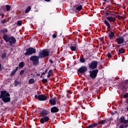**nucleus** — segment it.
Listing matches in <instances>:
<instances>
[{"label": "nucleus", "instance_id": "f257e3e1", "mask_svg": "<svg viewBox=\"0 0 128 128\" xmlns=\"http://www.w3.org/2000/svg\"><path fill=\"white\" fill-rule=\"evenodd\" d=\"M40 110H41L40 111V114L42 116H43L40 118V122L42 124H46V122H48L50 120V118L46 116L50 114V112L48 111V110H46L42 108H40Z\"/></svg>", "mask_w": 128, "mask_h": 128}, {"label": "nucleus", "instance_id": "f03ea898", "mask_svg": "<svg viewBox=\"0 0 128 128\" xmlns=\"http://www.w3.org/2000/svg\"><path fill=\"white\" fill-rule=\"evenodd\" d=\"M0 98L6 104L10 102V94L6 90L1 91Z\"/></svg>", "mask_w": 128, "mask_h": 128}, {"label": "nucleus", "instance_id": "7ed1b4c3", "mask_svg": "<svg viewBox=\"0 0 128 128\" xmlns=\"http://www.w3.org/2000/svg\"><path fill=\"white\" fill-rule=\"evenodd\" d=\"M2 38L5 40L6 42L8 43V46H12V44H14L16 42V39L14 36H10L8 34H4Z\"/></svg>", "mask_w": 128, "mask_h": 128}, {"label": "nucleus", "instance_id": "20e7f679", "mask_svg": "<svg viewBox=\"0 0 128 128\" xmlns=\"http://www.w3.org/2000/svg\"><path fill=\"white\" fill-rule=\"evenodd\" d=\"M40 58H40L39 55L38 56L36 55L32 56L30 57V60L32 62L34 66H38L40 64Z\"/></svg>", "mask_w": 128, "mask_h": 128}, {"label": "nucleus", "instance_id": "39448f33", "mask_svg": "<svg viewBox=\"0 0 128 128\" xmlns=\"http://www.w3.org/2000/svg\"><path fill=\"white\" fill-rule=\"evenodd\" d=\"M38 56L40 58H44L50 56V52L47 49H44L39 52Z\"/></svg>", "mask_w": 128, "mask_h": 128}, {"label": "nucleus", "instance_id": "423d86ee", "mask_svg": "<svg viewBox=\"0 0 128 128\" xmlns=\"http://www.w3.org/2000/svg\"><path fill=\"white\" fill-rule=\"evenodd\" d=\"M36 49L35 48L30 47L26 49V52L24 53V56H32V54H36Z\"/></svg>", "mask_w": 128, "mask_h": 128}, {"label": "nucleus", "instance_id": "0eeeda50", "mask_svg": "<svg viewBox=\"0 0 128 128\" xmlns=\"http://www.w3.org/2000/svg\"><path fill=\"white\" fill-rule=\"evenodd\" d=\"M89 74L91 80H96V78L98 76V70L95 69L90 70Z\"/></svg>", "mask_w": 128, "mask_h": 128}, {"label": "nucleus", "instance_id": "6e6552de", "mask_svg": "<svg viewBox=\"0 0 128 128\" xmlns=\"http://www.w3.org/2000/svg\"><path fill=\"white\" fill-rule=\"evenodd\" d=\"M88 71V67L86 66H82L80 68H78V74L79 76H82V74H84L86 72Z\"/></svg>", "mask_w": 128, "mask_h": 128}, {"label": "nucleus", "instance_id": "1a4fd4ad", "mask_svg": "<svg viewBox=\"0 0 128 128\" xmlns=\"http://www.w3.org/2000/svg\"><path fill=\"white\" fill-rule=\"evenodd\" d=\"M34 98L36 100H38L40 102H44V100H48V97L46 96H45L44 94H42L38 96L35 95Z\"/></svg>", "mask_w": 128, "mask_h": 128}, {"label": "nucleus", "instance_id": "9d476101", "mask_svg": "<svg viewBox=\"0 0 128 128\" xmlns=\"http://www.w3.org/2000/svg\"><path fill=\"white\" fill-rule=\"evenodd\" d=\"M98 61H92L88 64V66L91 70H96L98 68Z\"/></svg>", "mask_w": 128, "mask_h": 128}, {"label": "nucleus", "instance_id": "9b49d317", "mask_svg": "<svg viewBox=\"0 0 128 128\" xmlns=\"http://www.w3.org/2000/svg\"><path fill=\"white\" fill-rule=\"evenodd\" d=\"M124 35L122 37H120L116 38L118 44H124V42L126 44V41H124Z\"/></svg>", "mask_w": 128, "mask_h": 128}, {"label": "nucleus", "instance_id": "f8f14e48", "mask_svg": "<svg viewBox=\"0 0 128 128\" xmlns=\"http://www.w3.org/2000/svg\"><path fill=\"white\" fill-rule=\"evenodd\" d=\"M69 46L70 50H71L72 52H76V46H78V45H76V43L72 44L69 45Z\"/></svg>", "mask_w": 128, "mask_h": 128}, {"label": "nucleus", "instance_id": "ddd939ff", "mask_svg": "<svg viewBox=\"0 0 128 128\" xmlns=\"http://www.w3.org/2000/svg\"><path fill=\"white\" fill-rule=\"evenodd\" d=\"M60 112V109L56 106H53L50 108V112L52 114H56Z\"/></svg>", "mask_w": 128, "mask_h": 128}, {"label": "nucleus", "instance_id": "4468645a", "mask_svg": "<svg viewBox=\"0 0 128 128\" xmlns=\"http://www.w3.org/2000/svg\"><path fill=\"white\" fill-rule=\"evenodd\" d=\"M56 97H54L49 100L50 104L52 106H56Z\"/></svg>", "mask_w": 128, "mask_h": 128}, {"label": "nucleus", "instance_id": "2eb2a0df", "mask_svg": "<svg viewBox=\"0 0 128 128\" xmlns=\"http://www.w3.org/2000/svg\"><path fill=\"white\" fill-rule=\"evenodd\" d=\"M86 60H88V56L84 57V55H81L80 57V62L84 64L86 62Z\"/></svg>", "mask_w": 128, "mask_h": 128}, {"label": "nucleus", "instance_id": "dca6fc26", "mask_svg": "<svg viewBox=\"0 0 128 128\" xmlns=\"http://www.w3.org/2000/svg\"><path fill=\"white\" fill-rule=\"evenodd\" d=\"M106 19L108 20V22H114L116 21V18L112 16H108Z\"/></svg>", "mask_w": 128, "mask_h": 128}, {"label": "nucleus", "instance_id": "f3484780", "mask_svg": "<svg viewBox=\"0 0 128 128\" xmlns=\"http://www.w3.org/2000/svg\"><path fill=\"white\" fill-rule=\"evenodd\" d=\"M108 119H106L104 120H101L100 122H98V124H108Z\"/></svg>", "mask_w": 128, "mask_h": 128}, {"label": "nucleus", "instance_id": "a211bd4d", "mask_svg": "<svg viewBox=\"0 0 128 128\" xmlns=\"http://www.w3.org/2000/svg\"><path fill=\"white\" fill-rule=\"evenodd\" d=\"M18 66L16 67L15 70H13L11 74H10V76H14V75L16 74V72H18Z\"/></svg>", "mask_w": 128, "mask_h": 128}, {"label": "nucleus", "instance_id": "6ab92c4d", "mask_svg": "<svg viewBox=\"0 0 128 128\" xmlns=\"http://www.w3.org/2000/svg\"><path fill=\"white\" fill-rule=\"evenodd\" d=\"M108 36H109L110 40H112V38H114V32H109Z\"/></svg>", "mask_w": 128, "mask_h": 128}, {"label": "nucleus", "instance_id": "aec40b11", "mask_svg": "<svg viewBox=\"0 0 128 128\" xmlns=\"http://www.w3.org/2000/svg\"><path fill=\"white\" fill-rule=\"evenodd\" d=\"M104 24H105L106 26H108V30L110 29V22H108V21L106 20H104Z\"/></svg>", "mask_w": 128, "mask_h": 128}, {"label": "nucleus", "instance_id": "412c9836", "mask_svg": "<svg viewBox=\"0 0 128 128\" xmlns=\"http://www.w3.org/2000/svg\"><path fill=\"white\" fill-rule=\"evenodd\" d=\"M0 32L1 34H6V32H8V30L6 28H5L1 30Z\"/></svg>", "mask_w": 128, "mask_h": 128}, {"label": "nucleus", "instance_id": "4be33fe9", "mask_svg": "<svg viewBox=\"0 0 128 128\" xmlns=\"http://www.w3.org/2000/svg\"><path fill=\"white\" fill-rule=\"evenodd\" d=\"M30 10H32V7L30 6H28L25 10L26 14H28V12H30Z\"/></svg>", "mask_w": 128, "mask_h": 128}, {"label": "nucleus", "instance_id": "5701e85b", "mask_svg": "<svg viewBox=\"0 0 128 128\" xmlns=\"http://www.w3.org/2000/svg\"><path fill=\"white\" fill-rule=\"evenodd\" d=\"M82 10V6L80 5V6H78L76 8V10L77 12H80V10Z\"/></svg>", "mask_w": 128, "mask_h": 128}, {"label": "nucleus", "instance_id": "b1692460", "mask_svg": "<svg viewBox=\"0 0 128 128\" xmlns=\"http://www.w3.org/2000/svg\"><path fill=\"white\" fill-rule=\"evenodd\" d=\"M112 54H114V52H111V53L110 52L108 53V54H107L108 58H112Z\"/></svg>", "mask_w": 128, "mask_h": 128}, {"label": "nucleus", "instance_id": "393cba45", "mask_svg": "<svg viewBox=\"0 0 128 128\" xmlns=\"http://www.w3.org/2000/svg\"><path fill=\"white\" fill-rule=\"evenodd\" d=\"M0 10H1V12H6V6H2Z\"/></svg>", "mask_w": 128, "mask_h": 128}, {"label": "nucleus", "instance_id": "a878e982", "mask_svg": "<svg viewBox=\"0 0 128 128\" xmlns=\"http://www.w3.org/2000/svg\"><path fill=\"white\" fill-rule=\"evenodd\" d=\"M26 66V64L24 62H20L18 66L19 68H24Z\"/></svg>", "mask_w": 128, "mask_h": 128}, {"label": "nucleus", "instance_id": "bb28decb", "mask_svg": "<svg viewBox=\"0 0 128 128\" xmlns=\"http://www.w3.org/2000/svg\"><path fill=\"white\" fill-rule=\"evenodd\" d=\"M118 52H120V54H124V52H126V51L124 50V49L120 48L119 49Z\"/></svg>", "mask_w": 128, "mask_h": 128}, {"label": "nucleus", "instance_id": "cd10ccee", "mask_svg": "<svg viewBox=\"0 0 128 128\" xmlns=\"http://www.w3.org/2000/svg\"><path fill=\"white\" fill-rule=\"evenodd\" d=\"M125 120H126V118H124V116L120 117V122L122 124L124 123Z\"/></svg>", "mask_w": 128, "mask_h": 128}, {"label": "nucleus", "instance_id": "c85d7f7f", "mask_svg": "<svg viewBox=\"0 0 128 128\" xmlns=\"http://www.w3.org/2000/svg\"><path fill=\"white\" fill-rule=\"evenodd\" d=\"M28 82L29 84H32L34 83V78H30L29 80H28Z\"/></svg>", "mask_w": 128, "mask_h": 128}, {"label": "nucleus", "instance_id": "c756f323", "mask_svg": "<svg viewBox=\"0 0 128 128\" xmlns=\"http://www.w3.org/2000/svg\"><path fill=\"white\" fill-rule=\"evenodd\" d=\"M6 8V12H9L10 10V6L6 5L5 6Z\"/></svg>", "mask_w": 128, "mask_h": 128}, {"label": "nucleus", "instance_id": "7c9ffc66", "mask_svg": "<svg viewBox=\"0 0 128 128\" xmlns=\"http://www.w3.org/2000/svg\"><path fill=\"white\" fill-rule=\"evenodd\" d=\"M110 12H112V11H106V12L105 14V16L107 18L108 16H110Z\"/></svg>", "mask_w": 128, "mask_h": 128}, {"label": "nucleus", "instance_id": "2f4dec72", "mask_svg": "<svg viewBox=\"0 0 128 128\" xmlns=\"http://www.w3.org/2000/svg\"><path fill=\"white\" fill-rule=\"evenodd\" d=\"M20 84V82L16 81V80L14 81V84L15 86H18V84Z\"/></svg>", "mask_w": 128, "mask_h": 128}, {"label": "nucleus", "instance_id": "473e14b6", "mask_svg": "<svg viewBox=\"0 0 128 128\" xmlns=\"http://www.w3.org/2000/svg\"><path fill=\"white\" fill-rule=\"evenodd\" d=\"M100 126L98 124V123L92 124V126H93V128H96V126Z\"/></svg>", "mask_w": 128, "mask_h": 128}, {"label": "nucleus", "instance_id": "72a5a7b5", "mask_svg": "<svg viewBox=\"0 0 128 128\" xmlns=\"http://www.w3.org/2000/svg\"><path fill=\"white\" fill-rule=\"evenodd\" d=\"M42 84H46L48 82V79L44 78L42 80Z\"/></svg>", "mask_w": 128, "mask_h": 128}, {"label": "nucleus", "instance_id": "f704fd0d", "mask_svg": "<svg viewBox=\"0 0 128 128\" xmlns=\"http://www.w3.org/2000/svg\"><path fill=\"white\" fill-rule=\"evenodd\" d=\"M6 56V53H3L2 56V60H4Z\"/></svg>", "mask_w": 128, "mask_h": 128}, {"label": "nucleus", "instance_id": "c9c22d12", "mask_svg": "<svg viewBox=\"0 0 128 128\" xmlns=\"http://www.w3.org/2000/svg\"><path fill=\"white\" fill-rule=\"evenodd\" d=\"M24 74V70H21L20 72V75L23 76Z\"/></svg>", "mask_w": 128, "mask_h": 128}, {"label": "nucleus", "instance_id": "e433bc0d", "mask_svg": "<svg viewBox=\"0 0 128 128\" xmlns=\"http://www.w3.org/2000/svg\"><path fill=\"white\" fill-rule=\"evenodd\" d=\"M17 24L19 26H22V22H20V20H18L17 22Z\"/></svg>", "mask_w": 128, "mask_h": 128}, {"label": "nucleus", "instance_id": "4c0bfd02", "mask_svg": "<svg viewBox=\"0 0 128 128\" xmlns=\"http://www.w3.org/2000/svg\"><path fill=\"white\" fill-rule=\"evenodd\" d=\"M116 18H118L120 20H122V17L120 16L119 15H116Z\"/></svg>", "mask_w": 128, "mask_h": 128}, {"label": "nucleus", "instance_id": "58836bf2", "mask_svg": "<svg viewBox=\"0 0 128 128\" xmlns=\"http://www.w3.org/2000/svg\"><path fill=\"white\" fill-rule=\"evenodd\" d=\"M110 4H108L106 7V8H104V10H106H106H108V8H110Z\"/></svg>", "mask_w": 128, "mask_h": 128}, {"label": "nucleus", "instance_id": "ea45409f", "mask_svg": "<svg viewBox=\"0 0 128 128\" xmlns=\"http://www.w3.org/2000/svg\"><path fill=\"white\" fill-rule=\"evenodd\" d=\"M123 98H128V93H126V94H124Z\"/></svg>", "mask_w": 128, "mask_h": 128}, {"label": "nucleus", "instance_id": "a19ab883", "mask_svg": "<svg viewBox=\"0 0 128 128\" xmlns=\"http://www.w3.org/2000/svg\"><path fill=\"white\" fill-rule=\"evenodd\" d=\"M58 37V35L56 34H53L52 35V38H56Z\"/></svg>", "mask_w": 128, "mask_h": 128}, {"label": "nucleus", "instance_id": "79ce46f5", "mask_svg": "<svg viewBox=\"0 0 128 128\" xmlns=\"http://www.w3.org/2000/svg\"><path fill=\"white\" fill-rule=\"evenodd\" d=\"M6 19H4L1 22H2V24H6Z\"/></svg>", "mask_w": 128, "mask_h": 128}, {"label": "nucleus", "instance_id": "37998d69", "mask_svg": "<svg viewBox=\"0 0 128 128\" xmlns=\"http://www.w3.org/2000/svg\"><path fill=\"white\" fill-rule=\"evenodd\" d=\"M0 16H2V18H4V14L2 12H0Z\"/></svg>", "mask_w": 128, "mask_h": 128}, {"label": "nucleus", "instance_id": "c03bdc74", "mask_svg": "<svg viewBox=\"0 0 128 128\" xmlns=\"http://www.w3.org/2000/svg\"><path fill=\"white\" fill-rule=\"evenodd\" d=\"M124 124H128V120H125L124 121Z\"/></svg>", "mask_w": 128, "mask_h": 128}, {"label": "nucleus", "instance_id": "a18cd8bd", "mask_svg": "<svg viewBox=\"0 0 128 128\" xmlns=\"http://www.w3.org/2000/svg\"><path fill=\"white\" fill-rule=\"evenodd\" d=\"M48 74H52V70H49Z\"/></svg>", "mask_w": 128, "mask_h": 128}, {"label": "nucleus", "instance_id": "49530a36", "mask_svg": "<svg viewBox=\"0 0 128 128\" xmlns=\"http://www.w3.org/2000/svg\"><path fill=\"white\" fill-rule=\"evenodd\" d=\"M86 128H94V127L92 126V124H90L89 126H87Z\"/></svg>", "mask_w": 128, "mask_h": 128}, {"label": "nucleus", "instance_id": "de8ad7c7", "mask_svg": "<svg viewBox=\"0 0 128 128\" xmlns=\"http://www.w3.org/2000/svg\"><path fill=\"white\" fill-rule=\"evenodd\" d=\"M112 16H114V14H112L111 12H110V14H109L108 16L112 17Z\"/></svg>", "mask_w": 128, "mask_h": 128}, {"label": "nucleus", "instance_id": "09e8293b", "mask_svg": "<svg viewBox=\"0 0 128 128\" xmlns=\"http://www.w3.org/2000/svg\"><path fill=\"white\" fill-rule=\"evenodd\" d=\"M116 48H120V45L116 44Z\"/></svg>", "mask_w": 128, "mask_h": 128}, {"label": "nucleus", "instance_id": "8fccbe9b", "mask_svg": "<svg viewBox=\"0 0 128 128\" xmlns=\"http://www.w3.org/2000/svg\"><path fill=\"white\" fill-rule=\"evenodd\" d=\"M122 46H124V48H128V46H126V44H122Z\"/></svg>", "mask_w": 128, "mask_h": 128}, {"label": "nucleus", "instance_id": "3c124183", "mask_svg": "<svg viewBox=\"0 0 128 128\" xmlns=\"http://www.w3.org/2000/svg\"><path fill=\"white\" fill-rule=\"evenodd\" d=\"M50 76H52V74H48V75L47 76V77L48 78H50Z\"/></svg>", "mask_w": 128, "mask_h": 128}, {"label": "nucleus", "instance_id": "603ef678", "mask_svg": "<svg viewBox=\"0 0 128 128\" xmlns=\"http://www.w3.org/2000/svg\"><path fill=\"white\" fill-rule=\"evenodd\" d=\"M50 64H54V61L52 60H50Z\"/></svg>", "mask_w": 128, "mask_h": 128}, {"label": "nucleus", "instance_id": "864d4df0", "mask_svg": "<svg viewBox=\"0 0 128 128\" xmlns=\"http://www.w3.org/2000/svg\"><path fill=\"white\" fill-rule=\"evenodd\" d=\"M124 82H125V84H128V80H125V81H124Z\"/></svg>", "mask_w": 128, "mask_h": 128}, {"label": "nucleus", "instance_id": "5fc2aeb1", "mask_svg": "<svg viewBox=\"0 0 128 128\" xmlns=\"http://www.w3.org/2000/svg\"><path fill=\"white\" fill-rule=\"evenodd\" d=\"M124 125H121L120 126V128H124Z\"/></svg>", "mask_w": 128, "mask_h": 128}, {"label": "nucleus", "instance_id": "6e6d98bb", "mask_svg": "<svg viewBox=\"0 0 128 128\" xmlns=\"http://www.w3.org/2000/svg\"><path fill=\"white\" fill-rule=\"evenodd\" d=\"M128 124H126V125L124 126V127L126 128H128Z\"/></svg>", "mask_w": 128, "mask_h": 128}, {"label": "nucleus", "instance_id": "4d7b16f0", "mask_svg": "<svg viewBox=\"0 0 128 128\" xmlns=\"http://www.w3.org/2000/svg\"><path fill=\"white\" fill-rule=\"evenodd\" d=\"M103 2H108V0H103Z\"/></svg>", "mask_w": 128, "mask_h": 128}, {"label": "nucleus", "instance_id": "13d9d810", "mask_svg": "<svg viewBox=\"0 0 128 128\" xmlns=\"http://www.w3.org/2000/svg\"><path fill=\"white\" fill-rule=\"evenodd\" d=\"M44 74H46L45 72H43L42 74V76H43V75H44Z\"/></svg>", "mask_w": 128, "mask_h": 128}, {"label": "nucleus", "instance_id": "bf43d9fd", "mask_svg": "<svg viewBox=\"0 0 128 128\" xmlns=\"http://www.w3.org/2000/svg\"><path fill=\"white\" fill-rule=\"evenodd\" d=\"M45 2H50V0H44Z\"/></svg>", "mask_w": 128, "mask_h": 128}, {"label": "nucleus", "instance_id": "052dcab7", "mask_svg": "<svg viewBox=\"0 0 128 128\" xmlns=\"http://www.w3.org/2000/svg\"><path fill=\"white\" fill-rule=\"evenodd\" d=\"M46 72H48V69H46V70H45V73L46 74Z\"/></svg>", "mask_w": 128, "mask_h": 128}, {"label": "nucleus", "instance_id": "680f3d73", "mask_svg": "<svg viewBox=\"0 0 128 128\" xmlns=\"http://www.w3.org/2000/svg\"><path fill=\"white\" fill-rule=\"evenodd\" d=\"M126 102L127 104H128V98L126 99Z\"/></svg>", "mask_w": 128, "mask_h": 128}, {"label": "nucleus", "instance_id": "e2e57ef3", "mask_svg": "<svg viewBox=\"0 0 128 128\" xmlns=\"http://www.w3.org/2000/svg\"><path fill=\"white\" fill-rule=\"evenodd\" d=\"M36 76H40V74H36Z\"/></svg>", "mask_w": 128, "mask_h": 128}, {"label": "nucleus", "instance_id": "0e129e2a", "mask_svg": "<svg viewBox=\"0 0 128 128\" xmlns=\"http://www.w3.org/2000/svg\"><path fill=\"white\" fill-rule=\"evenodd\" d=\"M114 112V114H118V111H115Z\"/></svg>", "mask_w": 128, "mask_h": 128}, {"label": "nucleus", "instance_id": "69168bd1", "mask_svg": "<svg viewBox=\"0 0 128 128\" xmlns=\"http://www.w3.org/2000/svg\"><path fill=\"white\" fill-rule=\"evenodd\" d=\"M112 114H114V112H112Z\"/></svg>", "mask_w": 128, "mask_h": 128}, {"label": "nucleus", "instance_id": "338daca9", "mask_svg": "<svg viewBox=\"0 0 128 128\" xmlns=\"http://www.w3.org/2000/svg\"><path fill=\"white\" fill-rule=\"evenodd\" d=\"M0 70H2V67H0Z\"/></svg>", "mask_w": 128, "mask_h": 128}, {"label": "nucleus", "instance_id": "774afa93", "mask_svg": "<svg viewBox=\"0 0 128 128\" xmlns=\"http://www.w3.org/2000/svg\"><path fill=\"white\" fill-rule=\"evenodd\" d=\"M40 78H42V75H41V76H40Z\"/></svg>", "mask_w": 128, "mask_h": 128}]
</instances>
